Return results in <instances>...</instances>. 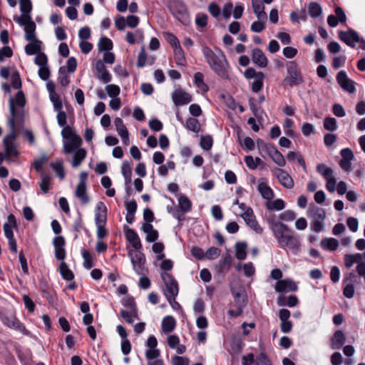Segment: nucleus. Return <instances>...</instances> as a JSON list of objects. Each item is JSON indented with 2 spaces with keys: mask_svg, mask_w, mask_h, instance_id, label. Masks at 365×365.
Returning a JSON list of instances; mask_svg holds the SVG:
<instances>
[{
  "mask_svg": "<svg viewBox=\"0 0 365 365\" xmlns=\"http://www.w3.org/2000/svg\"><path fill=\"white\" fill-rule=\"evenodd\" d=\"M202 51L206 62L215 73L223 78H228L229 64L223 52L220 49L214 51L207 46L203 47Z\"/></svg>",
  "mask_w": 365,
  "mask_h": 365,
  "instance_id": "nucleus-1",
  "label": "nucleus"
},
{
  "mask_svg": "<svg viewBox=\"0 0 365 365\" xmlns=\"http://www.w3.org/2000/svg\"><path fill=\"white\" fill-rule=\"evenodd\" d=\"M22 116L21 111H15L13 106H11V116L8 119L10 133L4 137L3 140L6 155L9 157H16L19 154L15 144L16 128V126L22 124Z\"/></svg>",
  "mask_w": 365,
  "mask_h": 365,
  "instance_id": "nucleus-2",
  "label": "nucleus"
},
{
  "mask_svg": "<svg viewBox=\"0 0 365 365\" xmlns=\"http://www.w3.org/2000/svg\"><path fill=\"white\" fill-rule=\"evenodd\" d=\"M61 136L63 138V149L64 153L70 154L75 150L81 148L82 139L73 130L71 126L67 125L62 129Z\"/></svg>",
  "mask_w": 365,
  "mask_h": 365,
  "instance_id": "nucleus-3",
  "label": "nucleus"
},
{
  "mask_svg": "<svg viewBox=\"0 0 365 365\" xmlns=\"http://www.w3.org/2000/svg\"><path fill=\"white\" fill-rule=\"evenodd\" d=\"M107 222V207L103 202H98L95 210V224L97 227L96 235L98 240H103L108 235L106 228Z\"/></svg>",
  "mask_w": 365,
  "mask_h": 365,
  "instance_id": "nucleus-4",
  "label": "nucleus"
},
{
  "mask_svg": "<svg viewBox=\"0 0 365 365\" xmlns=\"http://www.w3.org/2000/svg\"><path fill=\"white\" fill-rule=\"evenodd\" d=\"M286 67L287 76L283 80L284 84L293 87L304 83V78L295 61H289Z\"/></svg>",
  "mask_w": 365,
  "mask_h": 365,
  "instance_id": "nucleus-5",
  "label": "nucleus"
},
{
  "mask_svg": "<svg viewBox=\"0 0 365 365\" xmlns=\"http://www.w3.org/2000/svg\"><path fill=\"white\" fill-rule=\"evenodd\" d=\"M307 214L312 219V230L317 233L322 232L324 230V222L326 218L324 209L314 206L308 209Z\"/></svg>",
  "mask_w": 365,
  "mask_h": 365,
  "instance_id": "nucleus-6",
  "label": "nucleus"
},
{
  "mask_svg": "<svg viewBox=\"0 0 365 365\" xmlns=\"http://www.w3.org/2000/svg\"><path fill=\"white\" fill-rule=\"evenodd\" d=\"M317 171L326 180L327 190L329 192H334L337 182L334 170L324 163H320L317 166Z\"/></svg>",
  "mask_w": 365,
  "mask_h": 365,
  "instance_id": "nucleus-7",
  "label": "nucleus"
},
{
  "mask_svg": "<svg viewBox=\"0 0 365 365\" xmlns=\"http://www.w3.org/2000/svg\"><path fill=\"white\" fill-rule=\"evenodd\" d=\"M1 320L7 327L15 331H19L24 335H29V331L26 329L23 324L16 317L15 314L10 312L1 313Z\"/></svg>",
  "mask_w": 365,
  "mask_h": 365,
  "instance_id": "nucleus-8",
  "label": "nucleus"
},
{
  "mask_svg": "<svg viewBox=\"0 0 365 365\" xmlns=\"http://www.w3.org/2000/svg\"><path fill=\"white\" fill-rule=\"evenodd\" d=\"M16 227V220L14 215L11 214L7 217V222L4 223L3 228L6 237L8 240L9 249L13 252H17V245L14 239L13 229Z\"/></svg>",
  "mask_w": 365,
  "mask_h": 365,
  "instance_id": "nucleus-9",
  "label": "nucleus"
},
{
  "mask_svg": "<svg viewBox=\"0 0 365 365\" xmlns=\"http://www.w3.org/2000/svg\"><path fill=\"white\" fill-rule=\"evenodd\" d=\"M169 9L173 15L183 24L189 22V14L185 4L181 1H174L170 4Z\"/></svg>",
  "mask_w": 365,
  "mask_h": 365,
  "instance_id": "nucleus-10",
  "label": "nucleus"
},
{
  "mask_svg": "<svg viewBox=\"0 0 365 365\" xmlns=\"http://www.w3.org/2000/svg\"><path fill=\"white\" fill-rule=\"evenodd\" d=\"M161 278L165 284L163 294L165 297L178 296L179 292L178 283L173 276L168 272H163Z\"/></svg>",
  "mask_w": 365,
  "mask_h": 365,
  "instance_id": "nucleus-11",
  "label": "nucleus"
},
{
  "mask_svg": "<svg viewBox=\"0 0 365 365\" xmlns=\"http://www.w3.org/2000/svg\"><path fill=\"white\" fill-rule=\"evenodd\" d=\"M278 245L283 250H289L294 255H297L300 251L301 244L299 237L292 232L287 235Z\"/></svg>",
  "mask_w": 365,
  "mask_h": 365,
  "instance_id": "nucleus-12",
  "label": "nucleus"
},
{
  "mask_svg": "<svg viewBox=\"0 0 365 365\" xmlns=\"http://www.w3.org/2000/svg\"><path fill=\"white\" fill-rule=\"evenodd\" d=\"M128 256L130 257L133 268L138 275H144L146 271L145 264V257L143 253L139 250H136L135 252H129Z\"/></svg>",
  "mask_w": 365,
  "mask_h": 365,
  "instance_id": "nucleus-13",
  "label": "nucleus"
},
{
  "mask_svg": "<svg viewBox=\"0 0 365 365\" xmlns=\"http://www.w3.org/2000/svg\"><path fill=\"white\" fill-rule=\"evenodd\" d=\"M273 175L277 178L279 182L287 189H291L294 186V181L289 173L279 168H274L271 170Z\"/></svg>",
  "mask_w": 365,
  "mask_h": 365,
  "instance_id": "nucleus-14",
  "label": "nucleus"
},
{
  "mask_svg": "<svg viewBox=\"0 0 365 365\" xmlns=\"http://www.w3.org/2000/svg\"><path fill=\"white\" fill-rule=\"evenodd\" d=\"M270 229L278 244L279 242H282L287 235L291 233L288 227L280 222H273L270 225Z\"/></svg>",
  "mask_w": 365,
  "mask_h": 365,
  "instance_id": "nucleus-15",
  "label": "nucleus"
},
{
  "mask_svg": "<svg viewBox=\"0 0 365 365\" xmlns=\"http://www.w3.org/2000/svg\"><path fill=\"white\" fill-rule=\"evenodd\" d=\"M336 81L345 91L349 93H354L356 91L354 81L348 78L345 71H341L337 73Z\"/></svg>",
  "mask_w": 365,
  "mask_h": 365,
  "instance_id": "nucleus-16",
  "label": "nucleus"
},
{
  "mask_svg": "<svg viewBox=\"0 0 365 365\" xmlns=\"http://www.w3.org/2000/svg\"><path fill=\"white\" fill-rule=\"evenodd\" d=\"M26 104V98L22 91H19L14 98H11L9 100V111L11 112V106H12L15 111L20 110L22 112V123L24 120V107Z\"/></svg>",
  "mask_w": 365,
  "mask_h": 365,
  "instance_id": "nucleus-17",
  "label": "nucleus"
},
{
  "mask_svg": "<svg viewBox=\"0 0 365 365\" xmlns=\"http://www.w3.org/2000/svg\"><path fill=\"white\" fill-rule=\"evenodd\" d=\"M338 34L339 38L349 46L354 47L355 43L360 41L358 34L353 29H349L348 31H339Z\"/></svg>",
  "mask_w": 365,
  "mask_h": 365,
  "instance_id": "nucleus-18",
  "label": "nucleus"
},
{
  "mask_svg": "<svg viewBox=\"0 0 365 365\" xmlns=\"http://www.w3.org/2000/svg\"><path fill=\"white\" fill-rule=\"evenodd\" d=\"M53 245L55 248V257L62 262L66 257V250L64 246L66 245L65 239L63 236H58L53 238Z\"/></svg>",
  "mask_w": 365,
  "mask_h": 365,
  "instance_id": "nucleus-19",
  "label": "nucleus"
},
{
  "mask_svg": "<svg viewBox=\"0 0 365 365\" xmlns=\"http://www.w3.org/2000/svg\"><path fill=\"white\" fill-rule=\"evenodd\" d=\"M96 69L97 71V78L104 83H109L112 79V76L106 69L103 62L98 60L96 63Z\"/></svg>",
  "mask_w": 365,
  "mask_h": 365,
  "instance_id": "nucleus-20",
  "label": "nucleus"
},
{
  "mask_svg": "<svg viewBox=\"0 0 365 365\" xmlns=\"http://www.w3.org/2000/svg\"><path fill=\"white\" fill-rule=\"evenodd\" d=\"M336 15L331 14L327 18V23L331 27H336L339 22L344 23L346 21V16L344 10L341 7L335 9Z\"/></svg>",
  "mask_w": 365,
  "mask_h": 365,
  "instance_id": "nucleus-21",
  "label": "nucleus"
},
{
  "mask_svg": "<svg viewBox=\"0 0 365 365\" xmlns=\"http://www.w3.org/2000/svg\"><path fill=\"white\" fill-rule=\"evenodd\" d=\"M172 98L177 106L185 105L192 101L191 95L182 90L175 91L173 93Z\"/></svg>",
  "mask_w": 365,
  "mask_h": 365,
  "instance_id": "nucleus-22",
  "label": "nucleus"
},
{
  "mask_svg": "<svg viewBox=\"0 0 365 365\" xmlns=\"http://www.w3.org/2000/svg\"><path fill=\"white\" fill-rule=\"evenodd\" d=\"M297 289L296 283L289 279L279 280L275 286V290L278 292H295Z\"/></svg>",
  "mask_w": 365,
  "mask_h": 365,
  "instance_id": "nucleus-23",
  "label": "nucleus"
},
{
  "mask_svg": "<svg viewBox=\"0 0 365 365\" xmlns=\"http://www.w3.org/2000/svg\"><path fill=\"white\" fill-rule=\"evenodd\" d=\"M252 59L255 64L260 68H264L268 64V59L259 48H255L252 52Z\"/></svg>",
  "mask_w": 365,
  "mask_h": 365,
  "instance_id": "nucleus-24",
  "label": "nucleus"
},
{
  "mask_svg": "<svg viewBox=\"0 0 365 365\" xmlns=\"http://www.w3.org/2000/svg\"><path fill=\"white\" fill-rule=\"evenodd\" d=\"M125 238L135 250H140L142 248L140 237L134 230L127 228L125 230Z\"/></svg>",
  "mask_w": 365,
  "mask_h": 365,
  "instance_id": "nucleus-25",
  "label": "nucleus"
},
{
  "mask_svg": "<svg viewBox=\"0 0 365 365\" xmlns=\"http://www.w3.org/2000/svg\"><path fill=\"white\" fill-rule=\"evenodd\" d=\"M257 190L262 197L267 200H270L274 197V192L272 189L267 185L265 179H262L257 186Z\"/></svg>",
  "mask_w": 365,
  "mask_h": 365,
  "instance_id": "nucleus-26",
  "label": "nucleus"
},
{
  "mask_svg": "<svg viewBox=\"0 0 365 365\" xmlns=\"http://www.w3.org/2000/svg\"><path fill=\"white\" fill-rule=\"evenodd\" d=\"M143 231L146 234L145 240L148 242H155L158 238V232L153 228L150 223H143L142 225Z\"/></svg>",
  "mask_w": 365,
  "mask_h": 365,
  "instance_id": "nucleus-27",
  "label": "nucleus"
},
{
  "mask_svg": "<svg viewBox=\"0 0 365 365\" xmlns=\"http://www.w3.org/2000/svg\"><path fill=\"white\" fill-rule=\"evenodd\" d=\"M253 11L259 20H266L267 14L264 11V6L261 0H252Z\"/></svg>",
  "mask_w": 365,
  "mask_h": 365,
  "instance_id": "nucleus-28",
  "label": "nucleus"
},
{
  "mask_svg": "<svg viewBox=\"0 0 365 365\" xmlns=\"http://www.w3.org/2000/svg\"><path fill=\"white\" fill-rule=\"evenodd\" d=\"M332 349H340L346 342V336L341 330L334 332L331 340Z\"/></svg>",
  "mask_w": 365,
  "mask_h": 365,
  "instance_id": "nucleus-29",
  "label": "nucleus"
},
{
  "mask_svg": "<svg viewBox=\"0 0 365 365\" xmlns=\"http://www.w3.org/2000/svg\"><path fill=\"white\" fill-rule=\"evenodd\" d=\"M29 42V43L25 46V52L27 55H36L41 52L42 42L40 40L35 39Z\"/></svg>",
  "mask_w": 365,
  "mask_h": 365,
  "instance_id": "nucleus-30",
  "label": "nucleus"
},
{
  "mask_svg": "<svg viewBox=\"0 0 365 365\" xmlns=\"http://www.w3.org/2000/svg\"><path fill=\"white\" fill-rule=\"evenodd\" d=\"M73 153H74L73 155L71 165L72 167L77 168L82 163V162L86 158L87 152L84 148H81L77 150H75Z\"/></svg>",
  "mask_w": 365,
  "mask_h": 365,
  "instance_id": "nucleus-31",
  "label": "nucleus"
},
{
  "mask_svg": "<svg viewBox=\"0 0 365 365\" xmlns=\"http://www.w3.org/2000/svg\"><path fill=\"white\" fill-rule=\"evenodd\" d=\"M162 329L165 334L173 331L176 327V321L172 316H166L162 321Z\"/></svg>",
  "mask_w": 365,
  "mask_h": 365,
  "instance_id": "nucleus-32",
  "label": "nucleus"
},
{
  "mask_svg": "<svg viewBox=\"0 0 365 365\" xmlns=\"http://www.w3.org/2000/svg\"><path fill=\"white\" fill-rule=\"evenodd\" d=\"M75 196L79 199L83 205H86L89 202V197L86 191V185H77L75 190Z\"/></svg>",
  "mask_w": 365,
  "mask_h": 365,
  "instance_id": "nucleus-33",
  "label": "nucleus"
},
{
  "mask_svg": "<svg viewBox=\"0 0 365 365\" xmlns=\"http://www.w3.org/2000/svg\"><path fill=\"white\" fill-rule=\"evenodd\" d=\"M36 24L35 22L30 21L28 24L26 25L24 27V32H25V38L28 41H31L32 40L37 39L36 36Z\"/></svg>",
  "mask_w": 365,
  "mask_h": 365,
  "instance_id": "nucleus-34",
  "label": "nucleus"
},
{
  "mask_svg": "<svg viewBox=\"0 0 365 365\" xmlns=\"http://www.w3.org/2000/svg\"><path fill=\"white\" fill-rule=\"evenodd\" d=\"M339 241L335 238H324L321 241L322 247L327 250L334 251L339 247Z\"/></svg>",
  "mask_w": 365,
  "mask_h": 365,
  "instance_id": "nucleus-35",
  "label": "nucleus"
},
{
  "mask_svg": "<svg viewBox=\"0 0 365 365\" xmlns=\"http://www.w3.org/2000/svg\"><path fill=\"white\" fill-rule=\"evenodd\" d=\"M59 271L65 280L71 281L73 279L74 274L65 262L63 261L60 263Z\"/></svg>",
  "mask_w": 365,
  "mask_h": 365,
  "instance_id": "nucleus-36",
  "label": "nucleus"
},
{
  "mask_svg": "<svg viewBox=\"0 0 365 365\" xmlns=\"http://www.w3.org/2000/svg\"><path fill=\"white\" fill-rule=\"evenodd\" d=\"M185 126L188 130L195 133H198L201 128L199 120L195 118H188L186 120Z\"/></svg>",
  "mask_w": 365,
  "mask_h": 365,
  "instance_id": "nucleus-37",
  "label": "nucleus"
},
{
  "mask_svg": "<svg viewBox=\"0 0 365 365\" xmlns=\"http://www.w3.org/2000/svg\"><path fill=\"white\" fill-rule=\"evenodd\" d=\"M178 207L182 212H187L191 210L192 202L185 195H180L178 198Z\"/></svg>",
  "mask_w": 365,
  "mask_h": 365,
  "instance_id": "nucleus-38",
  "label": "nucleus"
},
{
  "mask_svg": "<svg viewBox=\"0 0 365 365\" xmlns=\"http://www.w3.org/2000/svg\"><path fill=\"white\" fill-rule=\"evenodd\" d=\"M269 157L273 162L279 167H284L286 165V160L283 155L277 149L272 150V153H270Z\"/></svg>",
  "mask_w": 365,
  "mask_h": 365,
  "instance_id": "nucleus-39",
  "label": "nucleus"
},
{
  "mask_svg": "<svg viewBox=\"0 0 365 365\" xmlns=\"http://www.w3.org/2000/svg\"><path fill=\"white\" fill-rule=\"evenodd\" d=\"M194 83L202 92L208 91V86L204 82V75L201 72H197L194 74Z\"/></svg>",
  "mask_w": 365,
  "mask_h": 365,
  "instance_id": "nucleus-40",
  "label": "nucleus"
},
{
  "mask_svg": "<svg viewBox=\"0 0 365 365\" xmlns=\"http://www.w3.org/2000/svg\"><path fill=\"white\" fill-rule=\"evenodd\" d=\"M51 183V178L49 175L43 173L41 176V182L39 187L43 193H47L50 190V185Z\"/></svg>",
  "mask_w": 365,
  "mask_h": 365,
  "instance_id": "nucleus-41",
  "label": "nucleus"
},
{
  "mask_svg": "<svg viewBox=\"0 0 365 365\" xmlns=\"http://www.w3.org/2000/svg\"><path fill=\"white\" fill-rule=\"evenodd\" d=\"M247 244L245 242H237L235 245V256L237 259L243 260L247 257Z\"/></svg>",
  "mask_w": 365,
  "mask_h": 365,
  "instance_id": "nucleus-42",
  "label": "nucleus"
},
{
  "mask_svg": "<svg viewBox=\"0 0 365 365\" xmlns=\"http://www.w3.org/2000/svg\"><path fill=\"white\" fill-rule=\"evenodd\" d=\"M121 317L128 324H133L134 318L138 319L136 309H133L130 312L122 309L120 312Z\"/></svg>",
  "mask_w": 365,
  "mask_h": 365,
  "instance_id": "nucleus-43",
  "label": "nucleus"
},
{
  "mask_svg": "<svg viewBox=\"0 0 365 365\" xmlns=\"http://www.w3.org/2000/svg\"><path fill=\"white\" fill-rule=\"evenodd\" d=\"M98 48L99 51H109L113 48V42L106 36L101 37L99 40Z\"/></svg>",
  "mask_w": 365,
  "mask_h": 365,
  "instance_id": "nucleus-44",
  "label": "nucleus"
},
{
  "mask_svg": "<svg viewBox=\"0 0 365 365\" xmlns=\"http://www.w3.org/2000/svg\"><path fill=\"white\" fill-rule=\"evenodd\" d=\"M173 53L175 63L179 66H184L186 60L181 46L173 48Z\"/></svg>",
  "mask_w": 365,
  "mask_h": 365,
  "instance_id": "nucleus-45",
  "label": "nucleus"
},
{
  "mask_svg": "<svg viewBox=\"0 0 365 365\" xmlns=\"http://www.w3.org/2000/svg\"><path fill=\"white\" fill-rule=\"evenodd\" d=\"M264 75L262 72H258L257 77L252 83V91L255 93H258L263 87V80Z\"/></svg>",
  "mask_w": 365,
  "mask_h": 365,
  "instance_id": "nucleus-46",
  "label": "nucleus"
},
{
  "mask_svg": "<svg viewBox=\"0 0 365 365\" xmlns=\"http://www.w3.org/2000/svg\"><path fill=\"white\" fill-rule=\"evenodd\" d=\"M50 166L56 173V175L61 179L63 180L65 178V173L63 166V161L61 160H57L55 163H51Z\"/></svg>",
  "mask_w": 365,
  "mask_h": 365,
  "instance_id": "nucleus-47",
  "label": "nucleus"
},
{
  "mask_svg": "<svg viewBox=\"0 0 365 365\" xmlns=\"http://www.w3.org/2000/svg\"><path fill=\"white\" fill-rule=\"evenodd\" d=\"M322 9L320 5L316 2H311L308 6V13L312 18H316L322 14Z\"/></svg>",
  "mask_w": 365,
  "mask_h": 365,
  "instance_id": "nucleus-48",
  "label": "nucleus"
},
{
  "mask_svg": "<svg viewBox=\"0 0 365 365\" xmlns=\"http://www.w3.org/2000/svg\"><path fill=\"white\" fill-rule=\"evenodd\" d=\"M257 145L259 151L267 153L269 156L272 153V150L276 148L272 144L265 143L261 139L257 140Z\"/></svg>",
  "mask_w": 365,
  "mask_h": 365,
  "instance_id": "nucleus-49",
  "label": "nucleus"
},
{
  "mask_svg": "<svg viewBox=\"0 0 365 365\" xmlns=\"http://www.w3.org/2000/svg\"><path fill=\"white\" fill-rule=\"evenodd\" d=\"M83 266L86 269H90L93 266V258L91 252L86 250L82 251Z\"/></svg>",
  "mask_w": 365,
  "mask_h": 365,
  "instance_id": "nucleus-50",
  "label": "nucleus"
},
{
  "mask_svg": "<svg viewBox=\"0 0 365 365\" xmlns=\"http://www.w3.org/2000/svg\"><path fill=\"white\" fill-rule=\"evenodd\" d=\"M348 281L347 279H344L343 283L344 284V289H343V294L345 297L348 299H351L354 296L355 289L354 284L351 283L346 284Z\"/></svg>",
  "mask_w": 365,
  "mask_h": 365,
  "instance_id": "nucleus-51",
  "label": "nucleus"
},
{
  "mask_svg": "<svg viewBox=\"0 0 365 365\" xmlns=\"http://www.w3.org/2000/svg\"><path fill=\"white\" fill-rule=\"evenodd\" d=\"M232 296L235 299V302L240 307H245L247 304L245 295L243 292L232 290Z\"/></svg>",
  "mask_w": 365,
  "mask_h": 365,
  "instance_id": "nucleus-52",
  "label": "nucleus"
},
{
  "mask_svg": "<svg viewBox=\"0 0 365 365\" xmlns=\"http://www.w3.org/2000/svg\"><path fill=\"white\" fill-rule=\"evenodd\" d=\"M14 21L16 22L19 26H26V24L30 23V21H33L31 16L30 14H22L21 16H14Z\"/></svg>",
  "mask_w": 365,
  "mask_h": 365,
  "instance_id": "nucleus-53",
  "label": "nucleus"
},
{
  "mask_svg": "<svg viewBox=\"0 0 365 365\" xmlns=\"http://www.w3.org/2000/svg\"><path fill=\"white\" fill-rule=\"evenodd\" d=\"M266 205L268 210H282L284 208L285 203L282 199H276L272 202H268Z\"/></svg>",
  "mask_w": 365,
  "mask_h": 365,
  "instance_id": "nucleus-54",
  "label": "nucleus"
},
{
  "mask_svg": "<svg viewBox=\"0 0 365 365\" xmlns=\"http://www.w3.org/2000/svg\"><path fill=\"white\" fill-rule=\"evenodd\" d=\"M324 127L329 131H334L337 129L336 120L334 118L327 117L324 120Z\"/></svg>",
  "mask_w": 365,
  "mask_h": 365,
  "instance_id": "nucleus-55",
  "label": "nucleus"
},
{
  "mask_svg": "<svg viewBox=\"0 0 365 365\" xmlns=\"http://www.w3.org/2000/svg\"><path fill=\"white\" fill-rule=\"evenodd\" d=\"M200 146L205 150H210L213 144L212 138L210 135H202L200 138Z\"/></svg>",
  "mask_w": 365,
  "mask_h": 365,
  "instance_id": "nucleus-56",
  "label": "nucleus"
},
{
  "mask_svg": "<svg viewBox=\"0 0 365 365\" xmlns=\"http://www.w3.org/2000/svg\"><path fill=\"white\" fill-rule=\"evenodd\" d=\"M106 91L110 98L118 97L120 92V88L115 84H109L106 86Z\"/></svg>",
  "mask_w": 365,
  "mask_h": 365,
  "instance_id": "nucleus-57",
  "label": "nucleus"
},
{
  "mask_svg": "<svg viewBox=\"0 0 365 365\" xmlns=\"http://www.w3.org/2000/svg\"><path fill=\"white\" fill-rule=\"evenodd\" d=\"M220 255V250L215 247H210L205 253V257L207 259H217Z\"/></svg>",
  "mask_w": 365,
  "mask_h": 365,
  "instance_id": "nucleus-58",
  "label": "nucleus"
},
{
  "mask_svg": "<svg viewBox=\"0 0 365 365\" xmlns=\"http://www.w3.org/2000/svg\"><path fill=\"white\" fill-rule=\"evenodd\" d=\"M232 261V257L230 255H228L225 256V257H223L220 261V271H222V272L227 271L230 268V267H231Z\"/></svg>",
  "mask_w": 365,
  "mask_h": 365,
  "instance_id": "nucleus-59",
  "label": "nucleus"
},
{
  "mask_svg": "<svg viewBox=\"0 0 365 365\" xmlns=\"http://www.w3.org/2000/svg\"><path fill=\"white\" fill-rule=\"evenodd\" d=\"M20 10L22 14H30L32 10L31 0H19Z\"/></svg>",
  "mask_w": 365,
  "mask_h": 365,
  "instance_id": "nucleus-60",
  "label": "nucleus"
},
{
  "mask_svg": "<svg viewBox=\"0 0 365 365\" xmlns=\"http://www.w3.org/2000/svg\"><path fill=\"white\" fill-rule=\"evenodd\" d=\"M164 36L166 41L170 43L173 48L180 46L179 40L174 34L171 33H165Z\"/></svg>",
  "mask_w": 365,
  "mask_h": 365,
  "instance_id": "nucleus-61",
  "label": "nucleus"
},
{
  "mask_svg": "<svg viewBox=\"0 0 365 365\" xmlns=\"http://www.w3.org/2000/svg\"><path fill=\"white\" fill-rule=\"evenodd\" d=\"M12 55L13 51L9 46L0 48V62L4 61L7 58H11Z\"/></svg>",
  "mask_w": 365,
  "mask_h": 365,
  "instance_id": "nucleus-62",
  "label": "nucleus"
},
{
  "mask_svg": "<svg viewBox=\"0 0 365 365\" xmlns=\"http://www.w3.org/2000/svg\"><path fill=\"white\" fill-rule=\"evenodd\" d=\"M36 55L34 62L36 65L39 67L47 66L48 59L45 53L39 52Z\"/></svg>",
  "mask_w": 365,
  "mask_h": 365,
  "instance_id": "nucleus-63",
  "label": "nucleus"
},
{
  "mask_svg": "<svg viewBox=\"0 0 365 365\" xmlns=\"http://www.w3.org/2000/svg\"><path fill=\"white\" fill-rule=\"evenodd\" d=\"M346 225L349 229L353 232H356L358 230L359 227V221L356 217H349L346 220Z\"/></svg>",
  "mask_w": 365,
  "mask_h": 365,
  "instance_id": "nucleus-64",
  "label": "nucleus"
}]
</instances>
